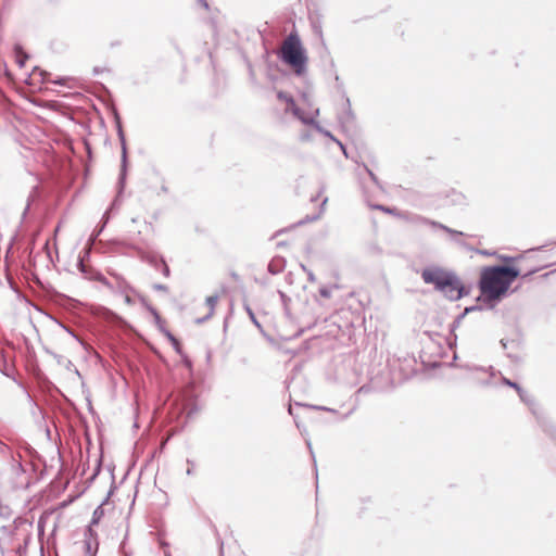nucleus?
I'll use <instances>...</instances> for the list:
<instances>
[{
    "label": "nucleus",
    "instance_id": "nucleus-15",
    "mask_svg": "<svg viewBox=\"0 0 556 556\" xmlns=\"http://www.w3.org/2000/svg\"><path fill=\"white\" fill-rule=\"evenodd\" d=\"M374 208L380 210V211H382L384 213H388V214L397 215V212H396L395 208L386 207V206H382V205H376V206H374Z\"/></svg>",
    "mask_w": 556,
    "mask_h": 556
},
{
    "label": "nucleus",
    "instance_id": "nucleus-14",
    "mask_svg": "<svg viewBox=\"0 0 556 556\" xmlns=\"http://www.w3.org/2000/svg\"><path fill=\"white\" fill-rule=\"evenodd\" d=\"M503 382L506 386H509V387L514 388L518 392L519 396L522 399V389L517 383H515V382H513V381H510V380H508L506 378L503 379Z\"/></svg>",
    "mask_w": 556,
    "mask_h": 556
},
{
    "label": "nucleus",
    "instance_id": "nucleus-2",
    "mask_svg": "<svg viewBox=\"0 0 556 556\" xmlns=\"http://www.w3.org/2000/svg\"><path fill=\"white\" fill-rule=\"evenodd\" d=\"M278 55L295 75L301 76L306 72L308 58L296 33H291L285 38L278 51Z\"/></svg>",
    "mask_w": 556,
    "mask_h": 556
},
{
    "label": "nucleus",
    "instance_id": "nucleus-1",
    "mask_svg": "<svg viewBox=\"0 0 556 556\" xmlns=\"http://www.w3.org/2000/svg\"><path fill=\"white\" fill-rule=\"evenodd\" d=\"M519 275L520 269L514 266L484 267L479 280L481 294L490 301L501 299Z\"/></svg>",
    "mask_w": 556,
    "mask_h": 556
},
{
    "label": "nucleus",
    "instance_id": "nucleus-17",
    "mask_svg": "<svg viewBox=\"0 0 556 556\" xmlns=\"http://www.w3.org/2000/svg\"><path fill=\"white\" fill-rule=\"evenodd\" d=\"M154 288L156 290L164 291V292L168 291V288L164 285H155Z\"/></svg>",
    "mask_w": 556,
    "mask_h": 556
},
{
    "label": "nucleus",
    "instance_id": "nucleus-4",
    "mask_svg": "<svg viewBox=\"0 0 556 556\" xmlns=\"http://www.w3.org/2000/svg\"><path fill=\"white\" fill-rule=\"evenodd\" d=\"M422 279L427 283H433L437 289L442 290V288H445L446 286H450V277L451 275H447L445 273L439 271V270H431L426 269L422 271Z\"/></svg>",
    "mask_w": 556,
    "mask_h": 556
},
{
    "label": "nucleus",
    "instance_id": "nucleus-18",
    "mask_svg": "<svg viewBox=\"0 0 556 556\" xmlns=\"http://www.w3.org/2000/svg\"><path fill=\"white\" fill-rule=\"evenodd\" d=\"M125 302L128 304V305H131L134 303L132 299L130 298V295L126 294L125 295Z\"/></svg>",
    "mask_w": 556,
    "mask_h": 556
},
{
    "label": "nucleus",
    "instance_id": "nucleus-16",
    "mask_svg": "<svg viewBox=\"0 0 556 556\" xmlns=\"http://www.w3.org/2000/svg\"><path fill=\"white\" fill-rule=\"evenodd\" d=\"M161 266H162V273L165 277H168L169 276V267L168 265L164 262V261H161Z\"/></svg>",
    "mask_w": 556,
    "mask_h": 556
},
{
    "label": "nucleus",
    "instance_id": "nucleus-19",
    "mask_svg": "<svg viewBox=\"0 0 556 556\" xmlns=\"http://www.w3.org/2000/svg\"><path fill=\"white\" fill-rule=\"evenodd\" d=\"M535 271V269L533 270H530L529 273L526 274V276L530 275V274H533Z\"/></svg>",
    "mask_w": 556,
    "mask_h": 556
},
{
    "label": "nucleus",
    "instance_id": "nucleus-5",
    "mask_svg": "<svg viewBox=\"0 0 556 556\" xmlns=\"http://www.w3.org/2000/svg\"><path fill=\"white\" fill-rule=\"evenodd\" d=\"M450 300H458L462 298V285L453 276L450 277V286L441 290Z\"/></svg>",
    "mask_w": 556,
    "mask_h": 556
},
{
    "label": "nucleus",
    "instance_id": "nucleus-8",
    "mask_svg": "<svg viewBox=\"0 0 556 556\" xmlns=\"http://www.w3.org/2000/svg\"><path fill=\"white\" fill-rule=\"evenodd\" d=\"M290 112L305 124H312L314 122V116L304 114L298 105H295Z\"/></svg>",
    "mask_w": 556,
    "mask_h": 556
},
{
    "label": "nucleus",
    "instance_id": "nucleus-6",
    "mask_svg": "<svg viewBox=\"0 0 556 556\" xmlns=\"http://www.w3.org/2000/svg\"><path fill=\"white\" fill-rule=\"evenodd\" d=\"M217 303H218V295H211V296L206 298L205 303H204V306L206 309V313L204 316L205 318L213 316Z\"/></svg>",
    "mask_w": 556,
    "mask_h": 556
},
{
    "label": "nucleus",
    "instance_id": "nucleus-3",
    "mask_svg": "<svg viewBox=\"0 0 556 556\" xmlns=\"http://www.w3.org/2000/svg\"><path fill=\"white\" fill-rule=\"evenodd\" d=\"M437 198L443 206L459 205L465 200V195L454 188H444L437 194Z\"/></svg>",
    "mask_w": 556,
    "mask_h": 556
},
{
    "label": "nucleus",
    "instance_id": "nucleus-10",
    "mask_svg": "<svg viewBox=\"0 0 556 556\" xmlns=\"http://www.w3.org/2000/svg\"><path fill=\"white\" fill-rule=\"evenodd\" d=\"M103 516H104V509H103L102 505L98 506L92 515V525H97Z\"/></svg>",
    "mask_w": 556,
    "mask_h": 556
},
{
    "label": "nucleus",
    "instance_id": "nucleus-11",
    "mask_svg": "<svg viewBox=\"0 0 556 556\" xmlns=\"http://www.w3.org/2000/svg\"><path fill=\"white\" fill-rule=\"evenodd\" d=\"M142 303L144 304V306L147 307V309L151 313V315L154 317V319L156 321H160L161 319V316L159 314V312L156 311V308H154L152 305H150L143 298L141 299Z\"/></svg>",
    "mask_w": 556,
    "mask_h": 556
},
{
    "label": "nucleus",
    "instance_id": "nucleus-7",
    "mask_svg": "<svg viewBox=\"0 0 556 556\" xmlns=\"http://www.w3.org/2000/svg\"><path fill=\"white\" fill-rule=\"evenodd\" d=\"M277 98L281 102L286 103V110H285L286 112H290L296 105L292 96L287 92L279 91L277 93Z\"/></svg>",
    "mask_w": 556,
    "mask_h": 556
},
{
    "label": "nucleus",
    "instance_id": "nucleus-9",
    "mask_svg": "<svg viewBox=\"0 0 556 556\" xmlns=\"http://www.w3.org/2000/svg\"><path fill=\"white\" fill-rule=\"evenodd\" d=\"M15 61L20 67H23L28 59L27 53L22 49V47L16 46L14 48Z\"/></svg>",
    "mask_w": 556,
    "mask_h": 556
},
{
    "label": "nucleus",
    "instance_id": "nucleus-13",
    "mask_svg": "<svg viewBox=\"0 0 556 556\" xmlns=\"http://www.w3.org/2000/svg\"><path fill=\"white\" fill-rule=\"evenodd\" d=\"M283 235V231H278L273 237V240H275V244L277 248H285L287 245V242L283 240H280V237Z\"/></svg>",
    "mask_w": 556,
    "mask_h": 556
},
{
    "label": "nucleus",
    "instance_id": "nucleus-12",
    "mask_svg": "<svg viewBox=\"0 0 556 556\" xmlns=\"http://www.w3.org/2000/svg\"><path fill=\"white\" fill-rule=\"evenodd\" d=\"M142 303L144 304V306L147 307V309L151 313V315L154 317V319L156 321H160L161 319V316L159 314V312L156 311V308H154L152 305H150L143 298L141 299Z\"/></svg>",
    "mask_w": 556,
    "mask_h": 556
}]
</instances>
